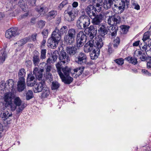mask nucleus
I'll return each mask as SVG.
<instances>
[{"mask_svg":"<svg viewBox=\"0 0 151 151\" xmlns=\"http://www.w3.org/2000/svg\"><path fill=\"white\" fill-rule=\"evenodd\" d=\"M66 53L65 50L63 49L61 50L59 55L60 62L56 64L57 71L63 82L66 83V66L63 67L62 65L66 63Z\"/></svg>","mask_w":151,"mask_h":151,"instance_id":"f257e3e1","label":"nucleus"},{"mask_svg":"<svg viewBox=\"0 0 151 151\" xmlns=\"http://www.w3.org/2000/svg\"><path fill=\"white\" fill-rule=\"evenodd\" d=\"M103 45L102 39L98 38L96 40L91 39L86 44L84 47V50L86 52H88L94 48H101Z\"/></svg>","mask_w":151,"mask_h":151,"instance_id":"f03ea898","label":"nucleus"},{"mask_svg":"<svg viewBox=\"0 0 151 151\" xmlns=\"http://www.w3.org/2000/svg\"><path fill=\"white\" fill-rule=\"evenodd\" d=\"M129 4V0H115L113 10L116 13L120 14L124 10L125 6H128Z\"/></svg>","mask_w":151,"mask_h":151,"instance_id":"7ed1b4c3","label":"nucleus"},{"mask_svg":"<svg viewBox=\"0 0 151 151\" xmlns=\"http://www.w3.org/2000/svg\"><path fill=\"white\" fill-rule=\"evenodd\" d=\"M12 92H9L5 93L4 95V100L6 102L5 104V108L10 109L12 111L16 109L15 106L12 102L14 94Z\"/></svg>","mask_w":151,"mask_h":151,"instance_id":"20e7f679","label":"nucleus"},{"mask_svg":"<svg viewBox=\"0 0 151 151\" xmlns=\"http://www.w3.org/2000/svg\"><path fill=\"white\" fill-rule=\"evenodd\" d=\"M90 24V19L86 15L80 17L77 22V27L80 29H86Z\"/></svg>","mask_w":151,"mask_h":151,"instance_id":"39448f33","label":"nucleus"},{"mask_svg":"<svg viewBox=\"0 0 151 151\" xmlns=\"http://www.w3.org/2000/svg\"><path fill=\"white\" fill-rule=\"evenodd\" d=\"M13 104L16 106L17 114H19L20 113H21L27 106V104L22 102L19 97H17L14 99Z\"/></svg>","mask_w":151,"mask_h":151,"instance_id":"423d86ee","label":"nucleus"},{"mask_svg":"<svg viewBox=\"0 0 151 151\" xmlns=\"http://www.w3.org/2000/svg\"><path fill=\"white\" fill-rule=\"evenodd\" d=\"M76 34L74 29L71 28L68 30L67 35V45H71L74 42Z\"/></svg>","mask_w":151,"mask_h":151,"instance_id":"0eeeda50","label":"nucleus"},{"mask_svg":"<svg viewBox=\"0 0 151 151\" xmlns=\"http://www.w3.org/2000/svg\"><path fill=\"white\" fill-rule=\"evenodd\" d=\"M19 34L18 29L17 27H13L9 29L5 33L6 37L9 39L14 37Z\"/></svg>","mask_w":151,"mask_h":151,"instance_id":"6e6552de","label":"nucleus"},{"mask_svg":"<svg viewBox=\"0 0 151 151\" xmlns=\"http://www.w3.org/2000/svg\"><path fill=\"white\" fill-rule=\"evenodd\" d=\"M2 114L1 117L3 120H6L9 117L12 116V113H9L8 111L5 110L3 103L0 101V115Z\"/></svg>","mask_w":151,"mask_h":151,"instance_id":"1a4fd4ad","label":"nucleus"},{"mask_svg":"<svg viewBox=\"0 0 151 151\" xmlns=\"http://www.w3.org/2000/svg\"><path fill=\"white\" fill-rule=\"evenodd\" d=\"M45 76L46 79L48 80L50 82H51L53 80L52 74L50 73L52 68V66L47 63H45Z\"/></svg>","mask_w":151,"mask_h":151,"instance_id":"9d476101","label":"nucleus"},{"mask_svg":"<svg viewBox=\"0 0 151 151\" xmlns=\"http://www.w3.org/2000/svg\"><path fill=\"white\" fill-rule=\"evenodd\" d=\"M103 17V15L100 14L98 15L96 14L95 16L91 18L92 19V22L93 25L96 26L99 28L101 26V23L102 21Z\"/></svg>","mask_w":151,"mask_h":151,"instance_id":"9b49d317","label":"nucleus"},{"mask_svg":"<svg viewBox=\"0 0 151 151\" xmlns=\"http://www.w3.org/2000/svg\"><path fill=\"white\" fill-rule=\"evenodd\" d=\"M43 71V69H41L39 67H36L34 68L33 73L37 78V79L40 81L42 80Z\"/></svg>","mask_w":151,"mask_h":151,"instance_id":"f8f14e48","label":"nucleus"},{"mask_svg":"<svg viewBox=\"0 0 151 151\" xmlns=\"http://www.w3.org/2000/svg\"><path fill=\"white\" fill-rule=\"evenodd\" d=\"M75 61L77 63L81 65L85 64L86 62V55L83 53H80L76 57Z\"/></svg>","mask_w":151,"mask_h":151,"instance_id":"ddd939ff","label":"nucleus"},{"mask_svg":"<svg viewBox=\"0 0 151 151\" xmlns=\"http://www.w3.org/2000/svg\"><path fill=\"white\" fill-rule=\"evenodd\" d=\"M35 89L34 90V92L37 93L42 91L44 90L45 87V82L44 81H41L39 83H37L34 86Z\"/></svg>","mask_w":151,"mask_h":151,"instance_id":"4468645a","label":"nucleus"},{"mask_svg":"<svg viewBox=\"0 0 151 151\" xmlns=\"http://www.w3.org/2000/svg\"><path fill=\"white\" fill-rule=\"evenodd\" d=\"M86 11L91 18H92L96 14V9L92 5H89L88 6L86 9Z\"/></svg>","mask_w":151,"mask_h":151,"instance_id":"2eb2a0df","label":"nucleus"},{"mask_svg":"<svg viewBox=\"0 0 151 151\" xmlns=\"http://www.w3.org/2000/svg\"><path fill=\"white\" fill-rule=\"evenodd\" d=\"M6 89L9 90V92L14 93L15 91L14 88V81L13 80L9 79L6 81Z\"/></svg>","mask_w":151,"mask_h":151,"instance_id":"dca6fc26","label":"nucleus"},{"mask_svg":"<svg viewBox=\"0 0 151 151\" xmlns=\"http://www.w3.org/2000/svg\"><path fill=\"white\" fill-rule=\"evenodd\" d=\"M97 27L94 25L91 26L89 27V34L90 38L92 40L96 36L97 32Z\"/></svg>","mask_w":151,"mask_h":151,"instance_id":"f3484780","label":"nucleus"},{"mask_svg":"<svg viewBox=\"0 0 151 151\" xmlns=\"http://www.w3.org/2000/svg\"><path fill=\"white\" fill-rule=\"evenodd\" d=\"M59 41L51 37L48 40L47 42V45L49 48L54 49L58 45Z\"/></svg>","mask_w":151,"mask_h":151,"instance_id":"a211bd4d","label":"nucleus"},{"mask_svg":"<svg viewBox=\"0 0 151 151\" xmlns=\"http://www.w3.org/2000/svg\"><path fill=\"white\" fill-rule=\"evenodd\" d=\"M115 3V0H105L103 3V7L106 9H109L111 7L113 9Z\"/></svg>","mask_w":151,"mask_h":151,"instance_id":"6ab92c4d","label":"nucleus"},{"mask_svg":"<svg viewBox=\"0 0 151 151\" xmlns=\"http://www.w3.org/2000/svg\"><path fill=\"white\" fill-rule=\"evenodd\" d=\"M69 45H67V52L70 56L75 55L77 52V48L75 46L72 45V44L71 45L68 46Z\"/></svg>","mask_w":151,"mask_h":151,"instance_id":"aec40b11","label":"nucleus"},{"mask_svg":"<svg viewBox=\"0 0 151 151\" xmlns=\"http://www.w3.org/2000/svg\"><path fill=\"white\" fill-rule=\"evenodd\" d=\"M26 88L25 80H19L17 82V90L19 92L23 91Z\"/></svg>","mask_w":151,"mask_h":151,"instance_id":"412c9836","label":"nucleus"},{"mask_svg":"<svg viewBox=\"0 0 151 151\" xmlns=\"http://www.w3.org/2000/svg\"><path fill=\"white\" fill-rule=\"evenodd\" d=\"M40 59L39 54L38 52L37 51L33 55L32 59L33 63L35 66H38L40 62Z\"/></svg>","mask_w":151,"mask_h":151,"instance_id":"4be33fe9","label":"nucleus"},{"mask_svg":"<svg viewBox=\"0 0 151 151\" xmlns=\"http://www.w3.org/2000/svg\"><path fill=\"white\" fill-rule=\"evenodd\" d=\"M6 45L0 51V60L2 63L4 61L7 57V53L6 51Z\"/></svg>","mask_w":151,"mask_h":151,"instance_id":"5701e85b","label":"nucleus"},{"mask_svg":"<svg viewBox=\"0 0 151 151\" xmlns=\"http://www.w3.org/2000/svg\"><path fill=\"white\" fill-rule=\"evenodd\" d=\"M61 36L59 32V30L56 28L55 30L53 32L51 37L59 42Z\"/></svg>","mask_w":151,"mask_h":151,"instance_id":"b1692460","label":"nucleus"},{"mask_svg":"<svg viewBox=\"0 0 151 151\" xmlns=\"http://www.w3.org/2000/svg\"><path fill=\"white\" fill-rule=\"evenodd\" d=\"M100 49L99 48H94V50L90 55L91 59L93 60L96 59L98 57L99 54Z\"/></svg>","mask_w":151,"mask_h":151,"instance_id":"393cba45","label":"nucleus"},{"mask_svg":"<svg viewBox=\"0 0 151 151\" xmlns=\"http://www.w3.org/2000/svg\"><path fill=\"white\" fill-rule=\"evenodd\" d=\"M98 30L100 35L103 37L107 34L108 32L106 27L103 24H102Z\"/></svg>","mask_w":151,"mask_h":151,"instance_id":"a878e982","label":"nucleus"},{"mask_svg":"<svg viewBox=\"0 0 151 151\" xmlns=\"http://www.w3.org/2000/svg\"><path fill=\"white\" fill-rule=\"evenodd\" d=\"M37 78L35 77V76L33 74V73H29L28 75L27 78V81H28L27 82L28 83V84L29 85H30L31 84L32 85L33 84L32 83H29V82L34 81V82H36L37 79Z\"/></svg>","mask_w":151,"mask_h":151,"instance_id":"bb28decb","label":"nucleus"},{"mask_svg":"<svg viewBox=\"0 0 151 151\" xmlns=\"http://www.w3.org/2000/svg\"><path fill=\"white\" fill-rule=\"evenodd\" d=\"M26 75L25 70L23 68L20 69L18 72V76L19 80H25V77Z\"/></svg>","mask_w":151,"mask_h":151,"instance_id":"cd10ccee","label":"nucleus"},{"mask_svg":"<svg viewBox=\"0 0 151 151\" xmlns=\"http://www.w3.org/2000/svg\"><path fill=\"white\" fill-rule=\"evenodd\" d=\"M72 72L71 69L69 68L68 69L67 67V84H70L73 81V78L67 75L68 73H69V75H70V73L72 76L73 73H72Z\"/></svg>","mask_w":151,"mask_h":151,"instance_id":"c85d7f7f","label":"nucleus"},{"mask_svg":"<svg viewBox=\"0 0 151 151\" xmlns=\"http://www.w3.org/2000/svg\"><path fill=\"white\" fill-rule=\"evenodd\" d=\"M111 27V28L110 30L111 36L113 37H115L116 35L118 26L116 25H112Z\"/></svg>","mask_w":151,"mask_h":151,"instance_id":"c756f323","label":"nucleus"},{"mask_svg":"<svg viewBox=\"0 0 151 151\" xmlns=\"http://www.w3.org/2000/svg\"><path fill=\"white\" fill-rule=\"evenodd\" d=\"M113 18L114 21V25H117L119 24L121 21V17L117 14L113 15Z\"/></svg>","mask_w":151,"mask_h":151,"instance_id":"7c9ffc66","label":"nucleus"},{"mask_svg":"<svg viewBox=\"0 0 151 151\" xmlns=\"http://www.w3.org/2000/svg\"><path fill=\"white\" fill-rule=\"evenodd\" d=\"M76 39H79L81 41H86V36L83 32L80 31L77 35Z\"/></svg>","mask_w":151,"mask_h":151,"instance_id":"2f4dec72","label":"nucleus"},{"mask_svg":"<svg viewBox=\"0 0 151 151\" xmlns=\"http://www.w3.org/2000/svg\"><path fill=\"white\" fill-rule=\"evenodd\" d=\"M29 39V37H26L18 41L17 42L15 43V44H18L19 46H21L26 44L28 41Z\"/></svg>","mask_w":151,"mask_h":151,"instance_id":"473e14b6","label":"nucleus"},{"mask_svg":"<svg viewBox=\"0 0 151 151\" xmlns=\"http://www.w3.org/2000/svg\"><path fill=\"white\" fill-rule=\"evenodd\" d=\"M129 62L134 65H136L137 63V59L134 57H128L125 58Z\"/></svg>","mask_w":151,"mask_h":151,"instance_id":"72a5a7b5","label":"nucleus"},{"mask_svg":"<svg viewBox=\"0 0 151 151\" xmlns=\"http://www.w3.org/2000/svg\"><path fill=\"white\" fill-rule=\"evenodd\" d=\"M33 93L31 90H29L27 92L26 95V99L29 100L33 97Z\"/></svg>","mask_w":151,"mask_h":151,"instance_id":"f704fd0d","label":"nucleus"},{"mask_svg":"<svg viewBox=\"0 0 151 151\" xmlns=\"http://www.w3.org/2000/svg\"><path fill=\"white\" fill-rule=\"evenodd\" d=\"M42 91V96L43 98L47 97L50 93L48 89L46 87L44 88Z\"/></svg>","mask_w":151,"mask_h":151,"instance_id":"c9c22d12","label":"nucleus"},{"mask_svg":"<svg viewBox=\"0 0 151 151\" xmlns=\"http://www.w3.org/2000/svg\"><path fill=\"white\" fill-rule=\"evenodd\" d=\"M60 86V84L56 81H53L52 83L51 88L52 90L57 89Z\"/></svg>","mask_w":151,"mask_h":151,"instance_id":"e433bc0d","label":"nucleus"},{"mask_svg":"<svg viewBox=\"0 0 151 151\" xmlns=\"http://www.w3.org/2000/svg\"><path fill=\"white\" fill-rule=\"evenodd\" d=\"M103 0H92L93 4L98 7L102 5Z\"/></svg>","mask_w":151,"mask_h":151,"instance_id":"4c0bfd02","label":"nucleus"},{"mask_svg":"<svg viewBox=\"0 0 151 151\" xmlns=\"http://www.w3.org/2000/svg\"><path fill=\"white\" fill-rule=\"evenodd\" d=\"M68 21L69 22H71L75 18V16L72 12H68Z\"/></svg>","mask_w":151,"mask_h":151,"instance_id":"58836bf2","label":"nucleus"},{"mask_svg":"<svg viewBox=\"0 0 151 151\" xmlns=\"http://www.w3.org/2000/svg\"><path fill=\"white\" fill-rule=\"evenodd\" d=\"M57 14V12L55 10L51 11L47 14L48 17H50L51 19L54 18Z\"/></svg>","mask_w":151,"mask_h":151,"instance_id":"ea45409f","label":"nucleus"},{"mask_svg":"<svg viewBox=\"0 0 151 151\" xmlns=\"http://www.w3.org/2000/svg\"><path fill=\"white\" fill-rule=\"evenodd\" d=\"M83 71V68L79 67L74 69L72 70L74 73H77V74L78 75H81Z\"/></svg>","mask_w":151,"mask_h":151,"instance_id":"a19ab883","label":"nucleus"},{"mask_svg":"<svg viewBox=\"0 0 151 151\" xmlns=\"http://www.w3.org/2000/svg\"><path fill=\"white\" fill-rule=\"evenodd\" d=\"M58 55H59L58 52L57 50L54 51L53 53L52 54L51 57V58L52 59L54 62H55L56 61Z\"/></svg>","mask_w":151,"mask_h":151,"instance_id":"79ce46f5","label":"nucleus"},{"mask_svg":"<svg viewBox=\"0 0 151 151\" xmlns=\"http://www.w3.org/2000/svg\"><path fill=\"white\" fill-rule=\"evenodd\" d=\"M120 39L119 37H117L115 39L113 42L114 47L115 48L117 47L118 45H119L120 43Z\"/></svg>","mask_w":151,"mask_h":151,"instance_id":"37998d69","label":"nucleus"},{"mask_svg":"<svg viewBox=\"0 0 151 151\" xmlns=\"http://www.w3.org/2000/svg\"><path fill=\"white\" fill-rule=\"evenodd\" d=\"M113 15L109 16L107 20V23L110 25H114V21Z\"/></svg>","mask_w":151,"mask_h":151,"instance_id":"c03bdc74","label":"nucleus"},{"mask_svg":"<svg viewBox=\"0 0 151 151\" xmlns=\"http://www.w3.org/2000/svg\"><path fill=\"white\" fill-rule=\"evenodd\" d=\"M46 50L45 49H42L41 51L40 58L41 59L43 60L46 58Z\"/></svg>","mask_w":151,"mask_h":151,"instance_id":"a18cd8bd","label":"nucleus"},{"mask_svg":"<svg viewBox=\"0 0 151 151\" xmlns=\"http://www.w3.org/2000/svg\"><path fill=\"white\" fill-rule=\"evenodd\" d=\"M18 5L23 10H24L25 8V5L23 0H19L18 3Z\"/></svg>","mask_w":151,"mask_h":151,"instance_id":"49530a36","label":"nucleus"},{"mask_svg":"<svg viewBox=\"0 0 151 151\" xmlns=\"http://www.w3.org/2000/svg\"><path fill=\"white\" fill-rule=\"evenodd\" d=\"M86 41H81L78 39H76V46L77 47H82Z\"/></svg>","mask_w":151,"mask_h":151,"instance_id":"de8ad7c7","label":"nucleus"},{"mask_svg":"<svg viewBox=\"0 0 151 151\" xmlns=\"http://www.w3.org/2000/svg\"><path fill=\"white\" fill-rule=\"evenodd\" d=\"M6 83L4 81H1L0 83V90H4L6 89Z\"/></svg>","mask_w":151,"mask_h":151,"instance_id":"09e8293b","label":"nucleus"},{"mask_svg":"<svg viewBox=\"0 0 151 151\" xmlns=\"http://www.w3.org/2000/svg\"><path fill=\"white\" fill-rule=\"evenodd\" d=\"M149 57H147L145 53H142L141 55L139 56V59L142 61H145L146 60H147Z\"/></svg>","mask_w":151,"mask_h":151,"instance_id":"8fccbe9b","label":"nucleus"},{"mask_svg":"<svg viewBox=\"0 0 151 151\" xmlns=\"http://www.w3.org/2000/svg\"><path fill=\"white\" fill-rule=\"evenodd\" d=\"M150 33L148 32H145L144 35V36L142 39L144 42L148 39L150 37Z\"/></svg>","mask_w":151,"mask_h":151,"instance_id":"3c124183","label":"nucleus"},{"mask_svg":"<svg viewBox=\"0 0 151 151\" xmlns=\"http://www.w3.org/2000/svg\"><path fill=\"white\" fill-rule=\"evenodd\" d=\"M48 30L47 29H45L42 32V34L43 35L44 38L47 37L48 33Z\"/></svg>","mask_w":151,"mask_h":151,"instance_id":"603ef678","label":"nucleus"},{"mask_svg":"<svg viewBox=\"0 0 151 151\" xmlns=\"http://www.w3.org/2000/svg\"><path fill=\"white\" fill-rule=\"evenodd\" d=\"M115 61L119 65H122L124 63V60L122 58H119L115 60Z\"/></svg>","mask_w":151,"mask_h":151,"instance_id":"864d4df0","label":"nucleus"},{"mask_svg":"<svg viewBox=\"0 0 151 151\" xmlns=\"http://www.w3.org/2000/svg\"><path fill=\"white\" fill-rule=\"evenodd\" d=\"M142 52L139 50H137L134 53V56L139 57L142 54Z\"/></svg>","mask_w":151,"mask_h":151,"instance_id":"5fc2aeb1","label":"nucleus"},{"mask_svg":"<svg viewBox=\"0 0 151 151\" xmlns=\"http://www.w3.org/2000/svg\"><path fill=\"white\" fill-rule=\"evenodd\" d=\"M45 21L42 20H40L38 22L39 27L41 28L45 26Z\"/></svg>","mask_w":151,"mask_h":151,"instance_id":"6e6d98bb","label":"nucleus"},{"mask_svg":"<svg viewBox=\"0 0 151 151\" xmlns=\"http://www.w3.org/2000/svg\"><path fill=\"white\" fill-rule=\"evenodd\" d=\"M108 52L109 54H111L113 51L112 48L111 47V44L109 43L108 45Z\"/></svg>","mask_w":151,"mask_h":151,"instance_id":"4d7b16f0","label":"nucleus"},{"mask_svg":"<svg viewBox=\"0 0 151 151\" xmlns=\"http://www.w3.org/2000/svg\"><path fill=\"white\" fill-rule=\"evenodd\" d=\"M32 64V63L30 60H27L25 62V65L27 68L30 67Z\"/></svg>","mask_w":151,"mask_h":151,"instance_id":"13d9d810","label":"nucleus"},{"mask_svg":"<svg viewBox=\"0 0 151 151\" xmlns=\"http://www.w3.org/2000/svg\"><path fill=\"white\" fill-rule=\"evenodd\" d=\"M65 26H63L60 29V32L59 31V32L61 35H62L64 33H65V35L66 34V33L65 32Z\"/></svg>","mask_w":151,"mask_h":151,"instance_id":"bf43d9fd","label":"nucleus"},{"mask_svg":"<svg viewBox=\"0 0 151 151\" xmlns=\"http://www.w3.org/2000/svg\"><path fill=\"white\" fill-rule=\"evenodd\" d=\"M146 53L147 56L149 58H150L151 56V48H150L149 47L148 49L146 50Z\"/></svg>","mask_w":151,"mask_h":151,"instance_id":"052dcab7","label":"nucleus"},{"mask_svg":"<svg viewBox=\"0 0 151 151\" xmlns=\"http://www.w3.org/2000/svg\"><path fill=\"white\" fill-rule=\"evenodd\" d=\"M54 62L52 59L51 58V57L49 58L47 60L46 63L48 64L49 63H53Z\"/></svg>","mask_w":151,"mask_h":151,"instance_id":"680f3d73","label":"nucleus"},{"mask_svg":"<svg viewBox=\"0 0 151 151\" xmlns=\"http://www.w3.org/2000/svg\"><path fill=\"white\" fill-rule=\"evenodd\" d=\"M66 4V2L65 1H63L60 4V6H58V7L60 9H61L63 8V6Z\"/></svg>","mask_w":151,"mask_h":151,"instance_id":"e2e57ef3","label":"nucleus"},{"mask_svg":"<svg viewBox=\"0 0 151 151\" xmlns=\"http://www.w3.org/2000/svg\"><path fill=\"white\" fill-rule=\"evenodd\" d=\"M44 9L43 7H41L40 8L38 11V12L40 13V14L41 15L42 14H43V15L45 14V12L44 11Z\"/></svg>","mask_w":151,"mask_h":151,"instance_id":"0e129e2a","label":"nucleus"},{"mask_svg":"<svg viewBox=\"0 0 151 151\" xmlns=\"http://www.w3.org/2000/svg\"><path fill=\"white\" fill-rule=\"evenodd\" d=\"M142 73H144L145 74H146L148 75L149 76H150L151 75V73H149L147 70H142Z\"/></svg>","mask_w":151,"mask_h":151,"instance_id":"69168bd1","label":"nucleus"},{"mask_svg":"<svg viewBox=\"0 0 151 151\" xmlns=\"http://www.w3.org/2000/svg\"><path fill=\"white\" fill-rule=\"evenodd\" d=\"M78 5V3L77 2L74 1L72 4L73 7L74 8L77 7Z\"/></svg>","mask_w":151,"mask_h":151,"instance_id":"338daca9","label":"nucleus"},{"mask_svg":"<svg viewBox=\"0 0 151 151\" xmlns=\"http://www.w3.org/2000/svg\"><path fill=\"white\" fill-rule=\"evenodd\" d=\"M61 21V18L60 17H58L56 19V24L58 25Z\"/></svg>","mask_w":151,"mask_h":151,"instance_id":"774afa93","label":"nucleus"}]
</instances>
